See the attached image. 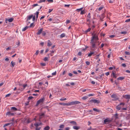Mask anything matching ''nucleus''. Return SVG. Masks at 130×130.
I'll return each instance as SVG.
<instances>
[{
	"label": "nucleus",
	"instance_id": "1",
	"mask_svg": "<svg viewBox=\"0 0 130 130\" xmlns=\"http://www.w3.org/2000/svg\"><path fill=\"white\" fill-rule=\"evenodd\" d=\"M92 35L93 36L91 38V40L92 41H96L99 39L98 35L96 34L92 33Z\"/></svg>",
	"mask_w": 130,
	"mask_h": 130
},
{
	"label": "nucleus",
	"instance_id": "2",
	"mask_svg": "<svg viewBox=\"0 0 130 130\" xmlns=\"http://www.w3.org/2000/svg\"><path fill=\"white\" fill-rule=\"evenodd\" d=\"M44 100L45 98L44 97H43L37 101V103L36 105V106H37L40 103H42L44 101Z\"/></svg>",
	"mask_w": 130,
	"mask_h": 130
},
{
	"label": "nucleus",
	"instance_id": "3",
	"mask_svg": "<svg viewBox=\"0 0 130 130\" xmlns=\"http://www.w3.org/2000/svg\"><path fill=\"white\" fill-rule=\"evenodd\" d=\"M111 97L113 98V99H112L113 101H116L119 99V98L117 95L113 93L111 95Z\"/></svg>",
	"mask_w": 130,
	"mask_h": 130
},
{
	"label": "nucleus",
	"instance_id": "4",
	"mask_svg": "<svg viewBox=\"0 0 130 130\" xmlns=\"http://www.w3.org/2000/svg\"><path fill=\"white\" fill-rule=\"evenodd\" d=\"M96 41H92L91 40L90 43L91 45L92 48H94L96 47Z\"/></svg>",
	"mask_w": 130,
	"mask_h": 130
},
{
	"label": "nucleus",
	"instance_id": "5",
	"mask_svg": "<svg viewBox=\"0 0 130 130\" xmlns=\"http://www.w3.org/2000/svg\"><path fill=\"white\" fill-rule=\"evenodd\" d=\"M89 103H94L98 104L100 103V101L99 100H92L88 101Z\"/></svg>",
	"mask_w": 130,
	"mask_h": 130
},
{
	"label": "nucleus",
	"instance_id": "6",
	"mask_svg": "<svg viewBox=\"0 0 130 130\" xmlns=\"http://www.w3.org/2000/svg\"><path fill=\"white\" fill-rule=\"evenodd\" d=\"M80 103V102L78 101H72V102L69 103L70 106L78 104Z\"/></svg>",
	"mask_w": 130,
	"mask_h": 130
},
{
	"label": "nucleus",
	"instance_id": "7",
	"mask_svg": "<svg viewBox=\"0 0 130 130\" xmlns=\"http://www.w3.org/2000/svg\"><path fill=\"white\" fill-rule=\"evenodd\" d=\"M33 17V15L32 14H31L30 16H27L26 22H27L28 20H30L31 18H32Z\"/></svg>",
	"mask_w": 130,
	"mask_h": 130
},
{
	"label": "nucleus",
	"instance_id": "8",
	"mask_svg": "<svg viewBox=\"0 0 130 130\" xmlns=\"http://www.w3.org/2000/svg\"><path fill=\"white\" fill-rule=\"evenodd\" d=\"M43 30V28H41L40 29L38 30V32H37V35H40L42 33V32Z\"/></svg>",
	"mask_w": 130,
	"mask_h": 130
},
{
	"label": "nucleus",
	"instance_id": "9",
	"mask_svg": "<svg viewBox=\"0 0 130 130\" xmlns=\"http://www.w3.org/2000/svg\"><path fill=\"white\" fill-rule=\"evenodd\" d=\"M14 115L15 113H11L9 111L7 112L6 114V115L9 116L10 115H11V116H14Z\"/></svg>",
	"mask_w": 130,
	"mask_h": 130
},
{
	"label": "nucleus",
	"instance_id": "10",
	"mask_svg": "<svg viewBox=\"0 0 130 130\" xmlns=\"http://www.w3.org/2000/svg\"><path fill=\"white\" fill-rule=\"evenodd\" d=\"M123 98L126 99H130V95H126L123 96Z\"/></svg>",
	"mask_w": 130,
	"mask_h": 130
},
{
	"label": "nucleus",
	"instance_id": "11",
	"mask_svg": "<svg viewBox=\"0 0 130 130\" xmlns=\"http://www.w3.org/2000/svg\"><path fill=\"white\" fill-rule=\"evenodd\" d=\"M59 104L63 105L70 106L69 103H60Z\"/></svg>",
	"mask_w": 130,
	"mask_h": 130
},
{
	"label": "nucleus",
	"instance_id": "12",
	"mask_svg": "<svg viewBox=\"0 0 130 130\" xmlns=\"http://www.w3.org/2000/svg\"><path fill=\"white\" fill-rule=\"evenodd\" d=\"M13 123H8L5 124L4 125L3 127H5V126H8V125H10L11 126L12 125Z\"/></svg>",
	"mask_w": 130,
	"mask_h": 130
},
{
	"label": "nucleus",
	"instance_id": "13",
	"mask_svg": "<svg viewBox=\"0 0 130 130\" xmlns=\"http://www.w3.org/2000/svg\"><path fill=\"white\" fill-rule=\"evenodd\" d=\"M105 17V14L104 13H102L101 15V17H100V20L101 21H103L102 19H103Z\"/></svg>",
	"mask_w": 130,
	"mask_h": 130
},
{
	"label": "nucleus",
	"instance_id": "14",
	"mask_svg": "<svg viewBox=\"0 0 130 130\" xmlns=\"http://www.w3.org/2000/svg\"><path fill=\"white\" fill-rule=\"evenodd\" d=\"M110 120H109L108 119L106 118L104 120V122L105 124H106V122H110Z\"/></svg>",
	"mask_w": 130,
	"mask_h": 130
},
{
	"label": "nucleus",
	"instance_id": "15",
	"mask_svg": "<svg viewBox=\"0 0 130 130\" xmlns=\"http://www.w3.org/2000/svg\"><path fill=\"white\" fill-rule=\"evenodd\" d=\"M45 116V114L44 113H42L40 115H39V119H41L43 117H44Z\"/></svg>",
	"mask_w": 130,
	"mask_h": 130
},
{
	"label": "nucleus",
	"instance_id": "16",
	"mask_svg": "<svg viewBox=\"0 0 130 130\" xmlns=\"http://www.w3.org/2000/svg\"><path fill=\"white\" fill-rule=\"evenodd\" d=\"M121 107L120 105H118L116 107V108L117 110H118L119 111L120 110L121 108Z\"/></svg>",
	"mask_w": 130,
	"mask_h": 130
},
{
	"label": "nucleus",
	"instance_id": "17",
	"mask_svg": "<svg viewBox=\"0 0 130 130\" xmlns=\"http://www.w3.org/2000/svg\"><path fill=\"white\" fill-rule=\"evenodd\" d=\"M52 43L50 40L48 41L47 45L48 46H50L52 45Z\"/></svg>",
	"mask_w": 130,
	"mask_h": 130
},
{
	"label": "nucleus",
	"instance_id": "18",
	"mask_svg": "<svg viewBox=\"0 0 130 130\" xmlns=\"http://www.w3.org/2000/svg\"><path fill=\"white\" fill-rule=\"evenodd\" d=\"M50 127L47 125L43 129L44 130H49L50 129Z\"/></svg>",
	"mask_w": 130,
	"mask_h": 130
},
{
	"label": "nucleus",
	"instance_id": "19",
	"mask_svg": "<svg viewBox=\"0 0 130 130\" xmlns=\"http://www.w3.org/2000/svg\"><path fill=\"white\" fill-rule=\"evenodd\" d=\"M114 116L115 118V120L118 119L119 118L118 117V114L117 113H116L115 114Z\"/></svg>",
	"mask_w": 130,
	"mask_h": 130
},
{
	"label": "nucleus",
	"instance_id": "20",
	"mask_svg": "<svg viewBox=\"0 0 130 130\" xmlns=\"http://www.w3.org/2000/svg\"><path fill=\"white\" fill-rule=\"evenodd\" d=\"M124 78V77H120L117 78V79L118 80H122Z\"/></svg>",
	"mask_w": 130,
	"mask_h": 130
},
{
	"label": "nucleus",
	"instance_id": "21",
	"mask_svg": "<svg viewBox=\"0 0 130 130\" xmlns=\"http://www.w3.org/2000/svg\"><path fill=\"white\" fill-rule=\"evenodd\" d=\"M73 127L74 129L76 130L79 129L80 128V127L77 126H74Z\"/></svg>",
	"mask_w": 130,
	"mask_h": 130
},
{
	"label": "nucleus",
	"instance_id": "22",
	"mask_svg": "<svg viewBox=\"0 0 130 130\" xmlns=\"http://www.w3.org/2000/svg\"><path fill=\"white\" fill-rule=\"evenodd\" d=\"M94 53V52H91L90 51V53L88 54V56L90 57Z\"/></svg>",
	"mask_w": 130,
	"mask_h": 130
},
{
	"label": "nucleus",
	"instance_id": "23",
	"mask_svg": "<svg viewBox=\"0 0 130 130\" xmlns=\"http://www.w3.org/2000/svg\"><path fill=\"white\" fill-rule=\"evenodd\" d=\"M42 124V123H35L34 125L36 127H38V126L40 125L41 124Z\"/></svg>",
	"mask_w": 130,
	"mask_h": 130
},
{
	"label": "nucleus",
	"instance_id": "24",
	"mask_svg": "<svg viewBox=\"0 0 130 130\" xmlns=\"http://www.w3.org/2000/svg\"><path fill=\"white\" fill-rule=\"evenodd\" d=\"M29 27V26H26L25 27L23 28V29L22 31H24L25 30H26Z\"/></svg>",
	"mask_w": 130,
	"mask_h": 130
},
{
	"label": "nucleus",
	"instance_id": "25",
	"mask_svg": "<svg viewBox=\"0 0 130 130\" xmlns=\"http://www.w3.org/2000/svg\"><path fill=\"white\" fill-rule=\"evenodd\" d=\"M93 110L94 111L97 112H99L100 111V110L96 108H93Z\"/></svg>",
	"mask_w": 130,
	"mask_h": 130
},
{
	"label": "nucleus",
	"instance_id": "26",
	"mask_svg": "<svg viewBox=\"0 0 130 130\" xmlns=\"http://www.w3.org/2000/svg\"><path fill=\"white\" fill-rule=\"evenodd\" d=\"M70 123L71 124H73L74 125H76L77 124L76 122L75 121H74L70 122Z\"/></svg>",
	"mask_w": 130,
	"mask_h": 130
},
{
	"label": "nucleus",
	"instance_id": "27",
	"mask_svg": "<svg viewBox=\"0 0 130 130\" xmlns=\"http://www.w3.org/2000/svg\"><path fill=\"white\" fill-rule=\"evenodd\" d=\"M11 110H13L14 111L18 110V109L14 107H12L11 108Z\"/></svg>",
	"mask_w": 130,
	"mask_h": 130
},
{
	"label": "nucleus",
	"instance_id": "28",
	"mask_svg": "<svg viewBox=\"0 0 130 130\" xmlns=\"http://www.w3.org/2000/svg\"><path fill=\"white\" fill-rule=\"evenodd\" d=\"M39 13V12L38 11H37L36 13L35 14L36 15V19H37L38 17V14Z\"/></svg>",
	"mask_w": 130,
	"mask_h": 130
},
{
	"label": "nucleus",
	"instance_id": "29",
	"mask_svg": "<svg viewBox=\"0 0 130 130\" xmlns=\"http://www.w3.org/2000/svg\"><path fill=\"white\" fill-rule=\"evenodd\" d=\"M65 34L64 33H63L61 34L60 35V37L61 38H62L65 36Z\"/></svg>",
	"mask_w": 130,
	"mask_h": 130
},
{
	"label": "nucleus",
	"instance_id": "30",
	"mask_svg": "<svg viewBox=\"0 0 130 130\" xmlns=\"http://www.w3.org/2000/svg\"><path fill=\"white\" fill-rule=\"evenodd\" d=\"M85 13V11L84 10H82L81 11L80 14H83Z\"/></svg>",
	"mask_w": 130,
	"mask_h": 130
},
{
	"label": "nucleus",
	"instance_id": "31",
	"mask_svg": "<svg viewBox=\"0 0 130 130\" xmlns=\"http://www.w3.org/2000/svg\"><path fill=\"white\" fill-rule=\"evenodd\" d=\"M11 64L12 66V67H13L15 65V63L14 62H13V61L11 62Z\"/></svg>",
	"mask_w": 130,
	"mask_h": 130
},
{
	"label": "nucleus",
	"instance_id": "32",
	"mask_svg": "<svg viewBox=\"0 0 130 130\" xmlns=\"http://www.w3.org/2000/svg\"><path fill=\"white\" fill-rule=\"evenodd\" d=\"M91 30V28H88L87 30H86L85 31V32L86 33H87L88 32H89Z\"/></svg>",
	"mask_w": 130,
	"mask_h": 130
},
{
	"label": "nucleus",
	"instance_id": "33",
	"mask_svg": "<svg viewBox=\"0 0 130 130\" xmlns=\"http://www.w3.org/2000/svg\"><path fill=\"white\" fill-rule=\"evenodd\" d=\"M35 26L34 25V23H31L30 24V25L29 26V27H33Z\"/></svg>",
	"mask_w": 130,
	"mask_h": 130
},
{
	"label": "nucleus",
	"instance_id": "34",
	"mask_svg": "<svg viewBox=\"0 0 130 130\" xmlns=\"http://www.w3.org/2000/svg\"><path fill=\"white\" fill-rule=\"evenodd\" d=\"M13 20V19L12 18H10L8 20V21L9 22H12Z\"/></svg>",
	"mask_w": 130,
	"mask_h": 130
},
{
	"label": "nucleus",
	"instance_id": "35",
	"mask_svg": "<svg viewBox=\"0 0 130 130\" xmlns=\"http://www.w3.org/2000/svg\"><path fill=\"white\" fill-rule=\"evenodd\" d=\"M83 9V7L81 8L80 9H77L76 10V11H78V12H79L80 11H81Z\"/></svg>",
	"mask_w": 130,
	"mask_h": 130
},
{
	"label": "nucleus",
	"instance_id": "36",
	"mask_svg": "<svg viewBox=\"0 0 130 130\" xmlns=\"http://www.w3.org/2000/svg\"><path fill=\"white\" fill-rule=\"evenodd\" d=\"M45 1L46 0H40V1L38 2V3H40L42 2H45Z\"/></svg>",
	"mask_w": 130,
	"mask_h": 130
},
{
	"label": "nucleus",
	"instance_id": "37",
	"mask_svg": "<svg viewBox=\"0 0 130 130\" xmlns=\"http://www.w3.org/2000/svg\"><path fill=\"white\" fill-rule=\"evenodd\" d=\"M87 98H88V97L87 96H85L83 97L82 98V99L84 100H85L87 99Z\"/></svg>",
	"mask_w": 130,
	"mask_h": 130
},
{
	"label": "nucleus",
	"instance_id": "38",
	"mask_svg": "<svg viewBox=\"0 0 130 130\" xmlns=\"http://www.w3.org/2000/svg\"><path fill=\"white\" fill-rule=\"evenodd\" d=\"M64 127V125L63 124H61L59 126V127L61 128H63Z\"/></svg>",
	"mask_w": 130,
	"mask_h": 130
},
{
	"label": "nucleus",
	"instance_id": "39",
	"mask_svg": "<svg viewBox=\"0 0 130 130\" xmlns=\"http://www.w3.org/2000/svg\"><path fill=\"white\" fill-rule=\"evenodd\" d=\"M125 54L127 55H130V53L129 52H128L125 51Z\"/></svg>",
	"mask_w": 130,
	"mask_h": 130
},
{
	"label": "nucleus",
	"instance_id": "40",
	"mask_svg": "<svg viewBox=\"0 0 130 130\" xmlns=\"http://www.w3.org/2000/svg\"><path fill=\"white\" fill-rule=\"evenodd\" d=\"M130 22V18L126 20L125 21V22Z\"/></svg>",
	"mask_w": 130,
	"mask_h": 130
},
{
	"label": "nucleus",
	"instance_id": "41",
	"mask_svg": "<svg viewBox=\"0 0 130 130\" xmlns=\"http://www.w3.org/2000/svg\"><path fill=\"white\" fill-rule=\"evenodd\" d=\"M41 65L42 66H44L46 65V64L45 63H41Z\"/></svg>",
	"mask_w": 130,
	"mask_h": 130
},
{
	"label": "nucleus",
	"instance_id": "42",
	"mask_svg": "<svg viewBox=\"0 0 130 130\" xmlns=\"http://www.w3.org/2000/svg\"><path fill=\"white\" fill-rule=\"evenodd\" d=\"M33 98V97L32 96H29L28 97V100H29Z\"/></svg>",
	"mask_w": 130,
	"mask_h": 130
},
{
	"label": "nucleus",
	"instance_id": "43",
	"mask_svg": "<svg viewBox=\"0 0 130 130\" xmlns=\"http://www.w3.org/2000/svg\"><path fill=\"white\" fill-rule=\"evenodd\" d=\"M56 74V71H55V72H53L52 73L53 76L55 75Z\"/></svg>",
	"mask_w": 130,
	"mask_h": 130
},
{
	"label": "nucleus",
	"instance_id": "44",
	"mask_svg": "<svg viewBox=\"0 0 130 130\" xmlns=\"http://www.w3.org/2000/svg\"><path fill=\"white\" fill-rule=\"evenodd\" d=\"M82 54V52H79L78 53V55L79 56H81Z\"/></svg>",
	"mask_w": 130,
	"mask_h": 130
},
{
	"label": "nucleus",
	"instance_id": "45",
	"mask_svg": "<svg viewBox=\"0 0 130 130\" xmlns=\"http://www.w3.org/2000/svg\"><path fill=\"white\" fill-rule=\"evenodd\" d=\"M86 63L87 65H89L90 64V62L88 61H86Z\"/></svg>",
	"mask_w": 130,
	"mask_h": 130
},
{
	"label": "nucleus",
	"instance_id": "46",
	"mask_svg": "<svg viewBox=\"0 0 130 130\" xmlns=\"http://www.w3.org/2000/svg\"><path fill=\"white\" fill-rule=\"evenodd\" d=\"M127 33V32L126 31H123L121 32V33L122 34H126Z\"/></svg>",
	"mask_w": 130,
	"mask_h": 130
},
{
	"label": "nucleus",
	"instance_id": "47",
	"mask_svg": "<svg viewBox=\"0 0 130 130\" xmlns=\"http://www.w3.org/2000/svg\"><path fill=\"white\" fill-rule=\"evenodd\" d=\"M103 8V7H99L98 9V10L99 11H100Z\"/></svg>",
	"mask_w": 130,
	"mask_h": 130
},
{
	"label": "nucleus",
	"instance_id": "48",
	"mask_svg": "<svg viewBox=\"0 0 130 130\" xmlns=\"http://www.w3.org/2000/svg\"><path fill=\"white\" fill-rule=\"evenodd\" d=\"M11 95V93H9V94H8L7 95H5V97L6 98V97H9V96L10 95Z\"/></svg>",
	"mask_w": 130,
	"mask_h": 130
},
{
	"label": "nucleus",
	"instance_id": "49",
	"mask_svg": "<svg viewBox=\"0 0 130 130\" xmlns=\"http://www.w3.org/2000/svg\"><path fill=\"white\" fill-rule=\"evenodd\" d=\"M66 98H64V99H63L62 98H61L60 99V100L61 101H65L66 100Z\"/></svg>",
	"mask_w": 130,
	"mask_h": 130
},
{
	"label": "nucleus",
	"instance_id": "50",
	"mask_svg": "<svg viewBox=\"0 0 130 130\" xmlns=\"http://www.w3.org/2000/svg\"><path fill=\"white\" fill-rule=\"evenodd\" d=\"M27 86V85L26 84H24L23 85V86L24 88V89Z\"/></svg>",
	"mask_w": 130,
	"mask_h": 130
},
{
	"label": "nucleus",
	"instance_id": "51",
	"mask_svg": "<svg viewBox=\"0 0 130 130\" xmlns=\"http://www.w3.org/2000/svg\"><path fill=\"white\" fill-rule=\"evenodd\" d=\"M43 60L45 61H46L48 60V58L47 57H45L44 58Z\"/></svg>",
	"mask_w": 130,
	"mask_h": 130
},
{
	"label": "nucleus",
	"instance_id": "52",
	"mask_svg": "<svg viewBox=\"0 0 130 130\" xmlns=\"http://www.w3.org/2000/svg\"><path fill=\"white\" fill-rule=\"evenodd\" d=\"M102 73L101 74V75H100V77L101 78H102V77L104 75V74L102 72Z\"/></svg>",
	"mask_w": 130,
	"mask_h": 130
},
{
	"label": "nucleus",
	"instance_id": "53",
	"mask_svg": "<svg viewBox=\"0 0 130 130\" xmlns=\"http://www.w3.org/2000/svg\"><path fill=\"white\" fill-rule=\"evenodd\" d=\"M39 51L38 50H37L36 53H35V54L36 55H37L38 54V53H39Z\"/></svg>",
	"mask_w": 130,
	"mask_h": 130
},
{
	"label": "nucleus",
	"instance_id": "54",
	"mask_svg": "<svg viewBox=\"0 0 130 130\" xmlns=\"http://www.w3.org/2000/svg\"><path fill=\"white\" fill-rule=\"evenodd\" d=\"M125 104L124 103H120L119 105H120L121 106V105H122L123 106Z\"/></svg>",
	"mask_w": 130,
	"mask_h": 130
},
{
	"label": "nucleus",
	"instance_id": "55",
	"mask_svg": "<svg viewBox=\"0 0 130 130\" xmlns=\"http://www.w3.org/2000/svg\"><path fill=\"white\" fill-rule=\"evenodd\" d=\"M41 127H37L36 128V130H40L41 128Z\"/></svg>",
	"mask_w": 130,
	"mask_h": 130
},
{
	"label": "nucleus",
	"instance_id": "56",
	"mask_svg": "<svg viewBox=\"0 0 130 130\" xmlns=\"http://www.w3.org/2000/svg\"><path fill=\"white\" fill-rule=\"evenodd\" d=\"M87 17L89 18H91L90 16V13H89L87 15Z\"/></svg>",
	"mask_w": 130,
	"mask_h": 130
},
{
	"label": "nucleus",
	"instance_id": "57",
	"mask_svg": "<svg viewBox=\"0 0 130 130\" xmlns=\"http://www.w3.org/2000/svg\"><path fill=\"white\" fill-rule=\"evenodd\" d=\"M16 44L17 45H18V46H19L20 45V42L19 41H18V42H17L16 43Z\"/></svg>",
	"mask_w": 130,
	"mask_h": 130
},
{
	"label": "nucleus",
	"instance_id": "58",
	"mask_svg": "<svg viewBox=\"0 0 130 130\" xmlns=\"http://www.w3.org/2000/svg\"><path fill=\"white\" fill-rule=\"evenodd\" d=\"M115 35H112L110 36L109 37H110L111 38H113V37H115Z\"/></svg>",
	"mask_w": 130,
	"mask_h": 130
},
{
	"label": "nucleus",
	"instance_id": "59",
	"mask_svg": "<svg viewBox=\"0 0 130 130\" xmlns=\"http://www.w3.org/2000/svg\"><path fill=\"white\" fill-rule=\"evenodd\" d=\"M46 33L44 31L42 32V35L43 36H45L46 35Z\"/></svg>",
	"mask_w": 130,
	"mask_h": 130
},
{
	"label": "nucleus",
	"instance_id": "60",
	"mask_svg": "<svg viewBox=\"0 0 130 130\" xmlns=\"http://www.w3.org/2000/svg\"><path fill=\"white\" fill-rule=\"evenodd\" d=\"M53 9H49V10L48 11V13H50L51 11H53Z\"/></svg>",
	"mask_w": 130,
	"mask_h": 130
},
{
	"label": "nucleus",
	"instance_id": "61",
	"mask_svg": "<svg viewBox=\"0 0 130 130\" xmlns=\"http://www.w3.org/2000/svg\"><path fill=\"white\" fill-rule=\"evenodd\" d=\"M29 101H28L25 103V106H27L29 104Z\"/></svg>",
	"mask_w": 130,
	"mask_h": 130
},
{
	"label": "nucleus",
	"instance_id": "62",
	"mask_svg": "<svg viewBox=\"0 0 130 130\" xmlns=\"http://www.w3.org/2000/svg\"><path fill=\"white\" fill-rule=\"evenodd\" d=\"M35 20V16H33V17H32V20L33 21H34Z\"/></svg>",
	"mask_w": 130,
	"mask_h": 130
},
{
	"label": "nucleus",
	"instance_id": "63",
	"mask_svg": "<svg viewBox=\"0 0 130 130\" xmlns=\"http://www.w3.org/2000/svg\"><path fill=\"white\" fill-rule=\"evenodd\" d=\"M68 75L70 76H72L73 75L71 73H69Z\"/></svg>",
	"mask_w": 130,
	"mask_h": 130
},
{
	"label": "nucleus",
	"instance_id": "64",
	"mask_svg": "<svg viewBox=\"0 0 130 130\" xmlns=\"http://www.w3.org/2000/svg\"><path fill=\"white\" fill-rule=\"evenodd\" d=\"M70 129V128L69 127H67L65 128V130H69Z\"/></svg>",
	"mask_w": 130,
	"mask_h": 130
}]
</instances>
